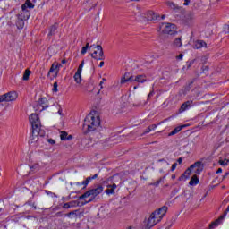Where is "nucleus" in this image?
Segmentation results:
<instances>
[{"mask_svg":"<svg viewBox=\"0 0 229 229\" xmlns=\"http://www.w3.org/2000/svg\"><path fill=\"white\" fill-rule=\"evenodd\" d=\"M199 183V179L198 178V175H193L189 182V185L194 186L198 185Z\"/></svg>","mask_w":229,"mask_h":229,"instance_id":"nucleus-21","label":"nucleus"},{"mask_svg":"<svg viewBox=\"0 0 229 229\" xmlns=\"http://www.w3.org/2000/svg\"><path fill=\"white\" fill-rule=\"evenodd\" d=\"M174 178H176V175L173 174L172 175V180H174Z\"/></svg>","mask_w":229,"mask_h":229,"instance_id":"nucleus-51","label":"nucleus"},{"mask_svg":"<svg viewBox=\"0 0 229 229\" xmlns=\"http://www.w3.org/2000/svg\"><path fill=\"white\" fill-rule=\"evenodd\" d=\"M103 65H105V62L102 61V62H100L98 67H103Z\"/></svg>","mask_w":229,"mask_h":229,"instance_id":"nucleus-46","label":"nucleus"},{"mask_svg":"<svg viewBox=\"0 0 229 229\" xmlns=\"http://www.w3.org/2000/svg\"><path fill=\"white\" fill-rule=\"evenodd\" d=\"M19 95L15 91H11L6 94H4L0 96V103H3L4 101L10 102V101H15Z\"/></svg>","mask_w":229,"mask_h":229,"instance_id":"nucleus-7","label":"nucleus"},{"mask_svg":"<svg viewBox=\"0 0 229 229\" xmlns=\"http://www.w3.org/2000/svg\"><path fill=\"white\" fill-rule=\"evenodd\" d=\"M73 78H74V81L76 83H81V72H76Z\"/></svg>","mask_w":229,"mask_h":229,"instance_id":"nucleus-23","label":"nucleus"},{"mask_svg":"<svg viewBox=\"0 0 229 229\" xmlns=\"http://www.w3.org/2000/svg\"><path fill=\"white\" fill-rule=\"evenodd\" d=\"M115 189H117V184L113 183V184H108L107 189L105 191L106 194L107 196H112L115 194Z\"/></svg>","mask_w":229,"mask_h":229,"instance_id":"nucleus-12","label":"nucleus"},{"mask_svg":"<svg viewBox=\"0 0 229 229\" xmlns=\"http://www.w3.org/2000/svg\"><path fill=\"white\" fill-rule=\"evenodd\" d=\"M58 114H59V115H63V114H62V109H59V110H58Z\"/></svg>","mask_w":229,"mask_h":229,"instance_id":"nucleus-50","label":"nucleus"},{"mask_svg":"<svg viewBox=\"0 0 229 229\" xmlns=\"http://www.w3.org/2000/svg\"><path fill=\"white\" fill-rule=\"evenodd\" d=\"M191 0H184V6H189Z\"/></svg>","mask_w":229,"mask_h":229,"instance_id":"nucleus-41","label":"nucleus"},{"mask_svg":"<svg viewBox=\"0 0 229 229\" xmlns=\"http://www.w3.org/2000/svg\"><path fill=\"white\" fill-rule=\"evenodd\" d=\"M90 49H94L91 54L92 58L95 60H105V54L103 53V47L100 45H92L89 47Z\"/></svg>","mask_w":229,"mask_h":229,"instance_id":"nucleus-4","label":"nucleus"},{"mask_svg":"<svg viewBox=\"0 0 229 229\" xmlns=\"http://www.w3.org/2000/svg\"><path fill=\"white\" fill-rule=\"evenodd\" d=\"M148 15H150L148 16V21H156L157 15H155V13H153V11H150L148 13Z\"/></svg>","mask_w":229,"mask_h":229,"instance_id":"nucleus-26","label":"nucleus"},{"mask_svg":"<svg viewBox=\"0 0 229 229\" xmlns=\"http://www.w3.org/2000/svg\"><path fill=\"white\" fill-rule=\"evenodd\" d=\"M38 135L39 137H44V131L32 130V134L30 137L29 144H32V146H37V142H38Z\"/></svg>","mask_w":229,"mask_h":229,"instance_id":"nucleus-8","label":"nucleus"},{"mask_svg":"<svg viewBox=\"0 0 229 229\" xmlns=\"http://www.w3.org/2000/svg\"><path fill=\"white\" fill-rule=\"evenodd\" d=\"M167 213V207L164 206L160 208L158 210L154 211L150 216L148 217V221L145 222V229H151L155 226L157 223L162 221V218Z\"/></svg>","mask_w":229,"mask_h":229,"instance_id":"nucleus-2","label":"nucleus"},{"mask_svg":"<svg viewBox=\"0 0 229 229\" xmlns=\"http://www.w3.org/2000/svg\"><path fill=\"white\" fill-rule=\"evenodd\" d=\"M53 92H58V82H55L52 89Z\"/></svg>","mask_w":229,"mask_h":229,"instance_id":"nucleus-33","label":"nucleus"},{"mask_svg":"<svg viewBox=\"0 0 229 229\" xmlns=\"http://www.w3.org/2000/svg\"><path fill=\"white\" fill-rule=\"evenodd\" d=\"M174 47H182L183 46V43H182V38H177L174 40L173 43Z\"/></svg>","mask_w":229,"mask_h":229,"instance_id":"nucleus-22","label":"nucleus"},{"mask_svg":"<svg viewBox=\"0 0 229 229\" xmlns=\"http://www.w3.org/2000/svg\"><path fill=\"white\" fill-rule=\"evenodd\" d=\"M83 65H85V61H81V64L77 69V72H81V71H83Z\"/></svg>","mask_w":229,"mask_h":229,"instance_id":"nucleus-30","label":"nucleus"},{"mask_svg":"<svg viewBox=\"0 0 229 229\" xmlns=\"http://www.w3.org/2000/svg\"><path fill=\"white\" fill-rule=\"evenodd\" d=\"M70 208H72V207H76V201L69 202Z\"/></svg>","mask_w":229,"mask_h":229,"instance_id":"nucleus-38","label":"nucleus"},{"mask_svg":"<svg viewBox=\"0 0 229 229\" xmlns=\"http://www.w3.org/2000/svg\"><path fill=\"white\" fill-rule=\"evenodd\" d=\"M82 205H87V202L82 203Z\"/></svg>","mask_w":229,"mask_h":229,"instance_id":"nucleus-55","label":"nucleus"},{"mask_svg":"<svg viewBox=\"0 0 229 229\" xmlns=\"http://www.w3.org/2000/svg\"><path fill=\"white\" fill-rule=\"evenodd\" d=\"M191 19H194V17H193V16H191Z\"/></svg>","mask_w":229,"mask_h":229,"instance_id":"nucleus-57","label":"nucleus"},{"mask_svg":"<svg viewBox=\"0 0 229 229\" xmlns=\"http://www.w3.org/2000/svg\"><path fill=\"white\" fill-rule=\"evenodd\" d=\"M166 4H167L168 8H171V10H176V4H174V3L167 2Z\"/></svg>","mask_w":229,"mask_h":229,"instance_id":"nucleus-27","label":"nucleus"},{"mask_svg":"<svg viewBox=\"0 0 229 229\" xmlns=\"http://www.w3.org/2000/svg\"><path fill=\"white\" fill-rule=\"evenodd\" d=\"M89 47V43H87L86 46L82 47L81 54L85 55V53H87Z\"/></svg>","mask_w":229,"mask_h":229,"instance_id":"nucleus-28","label":"nucleus"},{"mask_svg":"<svg viewBox=\"0 0 229 229\" xmlns=\"http://www.w3.org/2000/svg\"><path fill=\"white\" fill-rule=\"evenodd\" d=\"M61 64H67V60L63 59V60L61 61Z\"/></svg>","mask_w":229,"mask_h":229,"instance_id":"nucleus-48","label":"nucleus"},{"mask_svg":"<svg viewBox=\"0 0 229 229\" xmlns=\"http://www.w3.org/2000/svg\"><path fill=\"white\" fill-rule=\"evenodd\" d=\"M151 131V127H148L146 131L142 133V135H146V133H149Z\"/></svg>","mask_w":229,"mask_h":229,"instance_id":"nucleus-40","label":"nucleus"},{"mask_svg":"<svg viewBox=\"0 0 229 229\" xmlns=\"http://www.w3.org/2000/svg\"><path fill=\"white\" fill-rule=\"evenodd\" d=\"M194 49H201V47H207V43L203 40H198L193 45Z\"/></svg>","mask_w":229,"mask_h":229,"instance_id":"nucleus-16","label":"nucleus"},{"mask_svg":"<svg viewBox=\"0 0 229 229\" xmlns=\"http://www.w3.org/2000/svg\"><path fill=\"white\" fill-rule=\"evenodd\" d=\"M30 75H31V71H30L29 69L25 70V72L23 73L22 80L24 81H28V80H30Z\"/></svg>","mask_w":229,"mask_h":229,"instance_id":"nucleus-24","label":"nucleus"},{"mask_svg":"<svg viewBox=\"0 0 229 229\" xmlns=\"http://www.w3.org/2000/svg\"><path fill=\"white\" fill-rule=\"evenodd\" d=\"M56 30H58V24L55 23L50 27L49 35H55Z\"/></svg>","mask_w":229,"mask_h":229,"instance_id":"nucleus-25","label":"nucleus"},{"mask_svg":"<svg viewBox=\"0 0 229 229\" xmlns=\"http://www.w3.org/2000/svg\"><path fill=\"white\" fill-rule=\"evenodd\" d=\"M226 176H229V172H226V173L224 174V178H226Z\"/></svg>","mask_w":229,"mask_h":229,"instance_id":"nucleus-49","label":"nucleus"},{"mask_svg":"<svg viewBox=\"0 0 229 229\" xmlns=\"http://www.w3.org/2000/svg\"><path fill=\"white\" fill-rule=\"evenodd\" d=\"M133 89H134V90H137V86H134V88H133Z\"/></svg>","mask_w":229,"mask_h":229,"instance_id":"nucleus-53","label":"nucleus"},{"mask_svg":"<svg viewBox=\"0 0 229 229\" xmlns=\"http://www.w3.org/2000/svg\"><path fill=\"white\" fill-rule=\"evenodd\" d=\"M120 83L124 85V83H135V75H131L130 72H127L121 78Z\"/></svg>","mask_w":229,"mask_h":229,"instance_id":"nucleus-9","label":"nucleus"},{"mask_svg":"<svg viewBox=\"0 0 229 229\" xmlns=\"http://www.w3.org/2000/svg\"><path fill=\"white\" fill-rule=\"evenodd\" d=\"M156 128H157V124H153V125L150 126L151 130H155Z\"/></svg>","mask_w":229,"mask_h":229,"instance_id":"nucleus-45","label":"nucleus"},{"mask_svg":"<svg viewBox=\"0 0 229 229\" xmlns=\"http://www.w3.org/2000/svg\"><path fill=\"white\" fill-rule=\"evenodd\" d=\"M186 125H181L174 128L169 134L168 137H173V135H176V133H180L185 128Z\"/></svg>","mask_w":229,"mask_h":229,"instance_id":"nucleus-17","label":"nucleus"},{"mask_svg":"<svg viewBox=\"0 0 229 229\" xmlns=\"http://www.w3.org/2000/svg\"><path fill=\"white\" fill-rule=\"evenodd\" d=\"M60 139L61 140H72V135H69L66 131L60 132Z\"/></svg>","mask_w":229,"mask_h":229,"instance_id":"nucleus-18","label":"nucleus"},{"mask_svg":"<svg viewBox=\"0 0 229 229\" xmlns=\"http://www.w3.org/2000/svg\"><path fill=\"white\" fill-rule=\"evenodd\" d=\"M48 142L50 143V144H55V140H48Z\"/></svg>","mask_w":229,"mask_h":229,"instance_id":"nucleus-47","label":"nucleus"},{"mask_svg":"<svg viewBox=\"0 0 229 229\" xmlns=\"http://www.w3.org/2000/svg\"><path fill=\"white\" fill-rule=\"evenodd\" d=\"M96 178H98V174H94L91 177H88L86 180H84L81 182V185H84V189H85V187H87V185H89L90 183V182H92V180H96Z\"/></svg>","mask_w":229,"mask_h":229,"instance_id":"nucleus-19","label":"nucleus"},{"mask_svg":"<svg viewBox=\"0 0 229 229\" xmlns=\"http://www.w3.org/2000/svg\"><path fill=\"white\" fill-rule=\"evenodd\" d=\"M219 173H223V169L222 168H218L216 171V174H219Z\"/></svg>","mask_w":229,"mask_h":229,"instance_id":"nucleus-44","label":"nucleus"},{"mask_svg":"<svg viewBox=\"0 0 229 229\" xmlns=\"http://www.w3.org/2000/svg\"><path fill=\"white\" fill-rule=\"evenodd\" d=\"M218 164H219L220 165H223V166L228 165V161H227V159L219 160V161H218Z\"/></svg>","mask_w":229,"mask_h":229,"instance_id":"nucleus-31","label":"nucleus"},{"mask_svg":"<svg viewBox=\"0 0 229 229\" xmlns=\"http://www.w3.org/2000/svg\"><path fill=\"white\" fill-rule=\"evenodd\" d=\"M60 67H62V64L58 63H54L48 72L47 76H53V78H56L58 76V72H60Z\"/></svg>","mask_w":229,"mask_h":229,"instance_id":"nucleus-11","label":"nucleus"},{"mask_svg":"<svg viewBox=\"0 0 229 229\" xmlns=\"http://www.w3.org/2000/svg\"><path fill=\"white\" fill-rule=\"evenodd\" d=\"M178 164H182L183 162V158L182 157H179L178 160H177Z\"/></svg>","mask_w":229,"mask_h":229,"instance_id":"nucleus-43","label":"nucleus"},{"mask_svg":"<svg viewBox=\"0 0 229 229\" xmlns=\"http://www.w3.org/2000/svg\"><path fill=\"white\" fill-rule=\"evenodd\" d=\"M153 96H155V91L152 90L149 92V94L148 95V98L146 101L143 102H140L136 105V106H146L148 105V101H149V98H153Z\"/></svg>","mask_w":229,"mask_h":229,"instance_id":"nucleus-15","label":"nucleus"},{"mask_svg":"<svg viewBox=\"0 0 229 229\" xmlns=\"http://www.w3.org/2000/svg\"><path fill=\"white\" fill-rule=\"evenodd\" d=\"M160 182H162V179H159L156 182L152 183V185H154L155 187H158V185H160Z\"/></svg>","mask_w":229,"mask_h":229,"instance_id":"nucleus-36","label":"nucleus"},{"mask_svg":"<svg viewBox=\"0 0 229 229\" xmlns=\"http://www.w3.org/2000/svg\"><path fill=\"white\" fill-rule=\"evenodd\" d=\"M176 167H178V163H174L172 165L171 171H174V169H176Z\"/></svg>","mask_w":229,"mask_h":229,"instance_id":"nucleus-35","label":"nucleus"},{"mask_svg":"<svg viewBox=\"0 0 229 229\" xmlns=\"http://www.w3.org/2000/svg\"><path fill=\"white\" fill-rule=\"evenodd\" d=\"M192 100H188L186 102H184L180 108V112H185V110H189V108L191 107L192 106Z\"/></svg>","mask_w":229,"mask_h":229,"instance_id":"nucleus-14","label":"nucleus"},{"mask_svg":"<svg viewBox=\"0 0 229 229\" xmlns=\"http://www.w3.org/2000/svg\"><path fill=\"white\" fill-rule=\"evenodd\" d=\"M105 81H106V79L103 78L99 83L100 89H103V83H105Z\"/></svg>","mask_w":229,"mask_h":229,"instance_id":"nucleus-37","label":"nucleus"},{"mask_svg":"<svg viewBox=\"0 0 229 229\" xmlns=\"http://www.w3.org/2000/svg\"><path fill=\"white\" fill-rule=\"evenodd\" d=\"M227 31H228V33H229V26H227Z\"/></svg>","mask_w":229,"mask_h":229,"instance_id":"nucleus-54","label":"nucleus"},{"mask_svg":"<svg viewBox=\"0 0 229 229\" xmlns=\"http://www.w3.org/2000/svg\"><path fill=\"white\" fill-rule=\"evenodd\" d=\"M1 210H3L2 208H0V212H1Z\"/></svg>","mask_w":229,"mask_h":229,"instance_id":"nucleus-59","label":"nucleus"},{"mask_svg":"<svg viewBox=\"0 0 229 229\" xmlns=\"http://www.w3.org/2000/svg\"><path fill=\"white\" fill-rule=\"evenodd\" d=\"M29 121L32 126V130L42 131L40 128H42V124L40 123V118L37 114H31L29 117Z\"/></svg>","mask_w":229,"mask_h":229,"instance_id":"nucleus-5","label":"nucleus"},{"mask_svg":"<svg viewBox=\"0 0 229 229\" xmlns=\"http://www.w3.org/2000/svg\"><path fill=\"white\" fill-rule=\"evenodd\" d=\"M63 208H71V204L64 203V206H63Z\"/></svg>","mask_w":229,"mask_h":229,"instance_id":"nucleus-39","label":"nucleus"},{"mask_svg":"<svg viewBox=\"0 0 229 229\" xmlns=\"http://www.w3.org/2000/svg\"><path fill=\"white\" fill-rule=\"evenodd\" d=\"M227 164H229V159H227Z\"/></svg>","mask_w":229,"mask_h":229,"instance_id":"nucleus-58","label":"nucleus"},{"mask_svg":"<svg viewBox=\"0 0 229 229\" xmlns=\"http://www.w3.org/2000/svg\"><path fill=\"white\" fill-rule=\"evenodd\" d=\"M28 8L30 10L35 8V4L31 3V0H26L25 3L21 5L22 12H28Z\"/></svg>","mask_w":229,"mask_h":229,"instance_id":"nucleus-13","label":"nucleus"},{"mask_svg":"<svg viewBox=\"0 0 229 229\" xmlns=\"http://www.w3.org/2000/svg\"><path fill=\"white\" fill-rule=\"evenodd\" d=\"M161 28L165 35H174L176 31V27L173 23H163Z\"/></svg>","mask_w":229,"mask_h":229,"instance_id":"nucleus-6","label":"nucleus"},{"mask_svg":"<svg viewBox=\"0 0 229 229\" xmlns=\"http://www.w3.org/2000/svg\"><path fill=\"white\" fill-rule=\"evenodd\" d=\"M177 60H183V54H180V55L177 56Z\"/></svg>","mask_w":229,"mask_h":229,"instance_id":"nucleus-42","label":"nucleus"},{"mask_svg":"<svg viewBox=\"0 0 229 229\" xmlns=\"http://www.w3.org/2000/svg\"><path fill=\"white\" fill-rule=\"evenodd\" d=\"M77 213H78V210L71 211L66 215V216L71 217V216H76Z\"/></svg>","mask_w":229,"mask_h":229,"instance_id":"nucleus-34","label":"nucleus"},{"mask_svg":"<svg viewBox=\"0 0 229 229\" xmlns=\"http://www.w3.org/2000/svg\"><path fill=\"white\" fill-rule=\"evenodd\" d=\"M134 81L136 83H146V75H135Z\"/></svg>","mask_w":229,"mask_h":229,"instance_id":"nucleus-20","label":"nucleus"},{"mask_svg":"<svg viewBox=\"0 0 229 229\" xmlns=\"http://www.w3.org/2000/svg\"><path fill=\"white\" fill-rule=\"evenodd\" d=\"M103 192V186L98 185L97 188L91 189L88 191H86L84 194L79 197V199H83L85 198H90L89 200L87 201V203H90V201H94L96 199L97 196H99Z\"/></svg>","mask_w":229,"mask_h":229,"instance_id":"nucleus-3","label":"nucleus"},{"mask_svg":"<svg viewBox=\"0 0 229 229\" xmlns=\"http://www.w3.org/2000/svg\"><path fill=\"white\" fill-rule=\"evenodd\" d=\"M161 19H165V15H162Z\"/></svg>","mask_w":229,"mask_h":229,"instance_id":"nucleus-52","label":"nucleus"},{"mask_svg":"<svg viewBox=\"0 0 229 229\" xmlns=\"http://www.w3.org/2000/svg\"><path fill=\"white\" fill-rule=\"evenodd\" d=\"M83 128L86 131H101V120L99 115L89 114L84 120Z\"/></svg>","mask_w":229,"mask_h":229,"instance_id":"nucleus-1","label":"nucleus"},{"mask_svg":"<svg viewBox=\"0 0 229 229\" xmlns=\"http://www.w3.org/2000/svg\"><path fill=\"white\" fill-rule=\"evenodd\" d=\"M199 165H201V162H196L195 164L191 165L190 168H188L184 174L180 177V180H189V177L191 176V173H192L191 169H194V167H198L199 169Z\"/></svg>","mask_w":229,"mask_h":229,"instance_id":"nucleus-10","label":"nucleus"},{"mask_svg":"<svg viewBox=\"0 0 229 229\" xmlns=\"http://www.w3.org/2000/svg\"><path fill=\"white\" fill-rule=\"evenodd\" d=\"M30 169H34L36 171H38L40 169V165H38V163H36L32 166H30Z\"/></svg>","mask_w":229,"mask_h":229,"instance_id":"nucleus-32","label":"nucleus"},{"mask_svg":"<svg viewBox=\"0 0 229 229\" xmlns=\"http://www.w3.org/2000/svg\"><path fill=\"white\" fill-rule=\"evenodd\" d=\"M44 103H46V98L39 99L38 104L41 105L43 108H47V105H44Z\"/></svg>","mask_w":229,"mask_h":229,"instance_id":"nucleus-29","label":"nucleus"},{"mask_svg":"<svg viewBox=\"0 0 229 229\" xmlns=\"http://www.w3.org/2000/svg\"><path fill=\"white\" fill-rule=\"evenodd\" d=\"M77 185H81V183L78 182Z\"/></svg>","mask_w":229,"mask_h":229,"instance_id":"nucleus-56","label":"nucleus"}]
</instances>
